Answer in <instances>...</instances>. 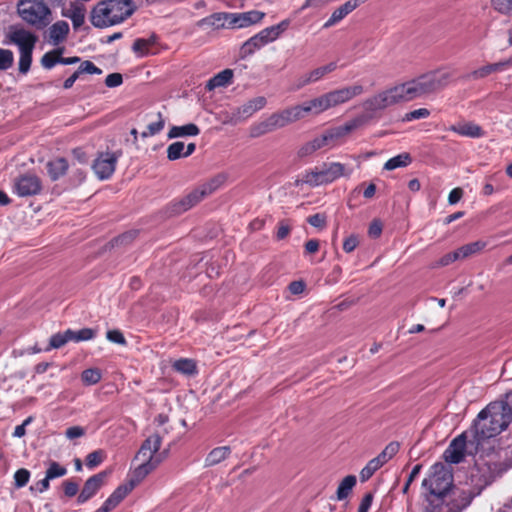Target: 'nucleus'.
Wrapping results in <instances>:
<instances>
[{"label": "nucleus", "instance_id": "nucleus-1", "mask_svg": "<svg viewBox=\"0 0 512 512\" xmlns=\"http://www.w3.org/2000/svg\"><path fill=\"white\" fill-rule=\"evenodd\" d=\"M163 435L156 431L146 438L134 457L135 462H139L133 469L129 484L120 485L106 499L104 504L108 509L113 510L148 474L157 468L163 461V453H158L162 444Z\"/></svg>", "mask_w": 512, "mask_h": 512}, {"label": "nucleus", "instance_id": "nucleus-2", "mask_svg": "<svg viewBox=\"0 0 512 512\" xmlns=\"http://www.w3.org/2000/svg\"><path fill=\"white\" fill-rule=\"evenodd\" d=\"M507 411L508 408L502 402H492L480 411L473 425V437L476 445L500 434L508 427L511 419Z\"/></svg>", "mask_w": 512, "mask_h": 512}, {"label": "nucleus", "instance_id": "nucleus-3", "mask_svg": "<svg viewBox=\"0 0 512 512\" xmlns=\"http://www.w3.org/2000/svg\"><path fill=\"white\" fill-rule=\"evenodd\" d=\"M451 73L444 69L432 70L399 84L405 102L423 98L444 89L450 82Z\"/></svg>", "mask_w": 512, "mask_h": 512}, {"label": "nucleus", "instance_id": "nucleus-4", "mask_svg": "<svg viewBox=\"0 0 512 512\" xmlns=\"http://www.w3.org/2000/svg\"><path fill=\"white\" fill-rule=\"evenodd\" d=\"M136 9L133 0H105L93 8L90 20L97 28L109 27L123 22Z\"/></svg>", "mask_w": 512, "mask_h": 512}, {"label": "nucleus", "instance_id": "nucleus-5", "mask_svg": "<svg viewBox=\"0 0 512 512\" xmlns=\"http://www.w3.org/2000/svg\"><path fill=\"white\" fill-rule=\"evenodd\" d=\"M404 97L399 84L380 90L366 98L362 104V113L357 116L362 125L379 119L387 108L404 103Z\"/></svg>", "mask_w": 512, "mask_h": 512}, {"label": "nucleus", "instance_id": "nucleus-6", "mask_svg": "<svg viewBox=\"0 0 512 512\" xmlns=\"http://www.w3.org/2000/svg\"><path fill=\"white\" fill-rule=\"evenodd\" d=\"M351 173L352 169L347 168L340 162H324L313 169L306 170L302 174V178L296 181V184L298 185L301 182L311 187H317L332 183L342 176L349 177Z\"/></svg>", "mask_w": 512, "mask_h": 512}, {"label": "nucleus", "instance_id": "nucleus-7", "mask_svg": "<svg viewBox=\"0 0 512 512\" xmlns=\"http://www.w3.org/2000/svg\"><path fill=\"white\" fill-rule=\"evenodd\" d=\"M364 87L360 84L342 87L332 90L318 97L308 100L314 116L319 115L330 108L336 107L363 94Z\"/></svg>", "mask_w": 512, "mask_h": 512}, {"label": "nucleus", "instance_id": "nucleus-8", "mask_svg": "<svg viewBox=\"0 0 512 512\" xmlns=\"http://www.w3.org/2000/svg\"><path fill=\"white\" fill-rule=\"evenodd\" d=\"M453 482L451 468L444 463H435L427 478L423 480V487L428 490L431 496L436 498L444 497L450 490Z\"/></svg>", "mask_w": 512, "mask_h": 512}, {"label": "nucleus", "instance_id": "nucleus-9", "mask_svg": "<svg viewBox=\"0 0 512 512\" xmlns=\"http://www.w3.org/2000/svg\"><path fill=\"white\" fill-rule=\"evenodd\" d=\"M222 180L220 178H213L210 181L203 183L189 192L181 199L175 200L170 203L169 209L173 214H181L191 209L205 197L212 194L221 185Z\"/></svg>", "mask_w": 512, "mask_h": 512}, {"label": "nucleus", "instance_id": "nucleus-10", "mask_svg": "<svg viewBox=\"0 0 512 512\" xmlns=\"http://www.w3.org/2000/svg\"><path fill=\"white\" fill-rule=\"evenodd\" d=\"M17 12L26 23L43 28L49 24L50 9L43 0H20Z\"/></svg>", "mask_w": 512, "mask_h": 512}, {"label": "nucleus", "instance_id": "nucleus-11", "mask_svg": "<svg viewBox=\"0 0 512 512\" xmlns=\"http://www.w3.org/2000/svg\"><path fill=\"white\" fill-rule=\"evenodd\" d=\"M12 191L19 197L35 196L42 191V181L34 173L21 174L14 178Z\"/></svg>", "mask_w": 512, "mask_h": 512}, {"label": "nucleus", "instance_id": "nucleus-12", "mask_svg": "<svg viewBox=\"0 0 512 512\" xmlns=\"http://www.w3.org/2000/svg\"><path fill=\"white\" fill-rule=\"evenodd\" d=\"M121 156L122 152L120 150L115 152L99 153L92 164V169L98 179H109L115 172L116 164Z\"/></svg>", "mask_w": 512, "mask_h": 512}, {"label": "nucleus", "instance_id": "nucleus-13", "mask_svg": "<svg viewBox=\"0 0 512 512\" xmlns=\"http://www.w3.org/2000/svg\"><path fill=\"white\" fill-rule=\"evenodd\" d=\"M108 472L102 471L88 478L77 498L79 504H83L91 499L104 485Z\"/></svg>", "mask_w": 512, "mask_h": 512}, {"label": "nucleus", "instance_id": "nucleus-14", "mask_svg": "<svg viewBox=\"0 0 512 512\" xmlns=\"http://www.w3.org/2000/svg\"><path fill=\"white\" fill-rule=\"evenodd\" d=\"M267 104V100L264 96H258L248 100L242 106L236 108L232 113V118L237 121L246 120L251 117L257 111L263 109Z\"/></svg>", "mask_w": 512, "mask_h": 512}, {"label": "nucleus", "instance_id": "nucleus-15", "mask_svg": "<svg viewBox=\"0 0 512 512\" xmlns=\"http://www.w3.org/2000/svg\"><path fill=\"white\" fill-rule=\"evenodd\" d=\"M336 68H337L336 63L331 62L324 66L315 68L308 73H305L297 80L295 89L296 90L301 89L306 85H309L311 83H315V82L321 80L327 74L333 72Z\"/></svg>", "mask_w": 512, "mask_h": 512}, {"label": "nucleus", "instance_id": "nucleus-16", "mask_svg": "<svg viewBox=\"0 0 512 512\" xmlns=\"http://www.w3.org/2000/svg\"><path fill=\"white\" fill-rule=\"evenodd\" d=\"M466 435L463 433L452 440L449 447L444 452V459L448 463L458 464L465 456Z\"/></svg>", "mask_w": 512, "mask_h": 512}, {"label": "nucleus", "instance_id": "nucleus-17", "mask_svg": "<svg viewBox=\"0 0 512 512\" xmlns=\"http://www.w3.org/2000/svg\"><path fill=\"white\" fill-rule=\"evenodd\" d=\"M11 41L19 47V52H33L37 37L25 29H15L10 34Z\"/></svg>", "mask_w": 512, "mask_h": 512}, {"label": "nucleus", "instance_id": "nucleus-18", "mask_svg": "<svg viewBox=\"0 0 512 512\" xmlns=\"http://www.w3.org/2000/svg\"><path fill=\"white\" fill-rule=\"evenodd\" d=\"M363 126L360 120L357 118H353L352 120L346 122L342 126L334 127L325 132L327 139L330 143V145H335V143L351 133L352 131L358 129L359 127Z\"/></svg>", "mask_w": 512, "mask_h": 512}, {"label": "nucleus", "instance_id": "nucleus-19", "mask_svg": "<svg viewBox=\"0 0 512 512\" xmlns=\"http://www.w3.org/2000/svg\"><path fill=\"white\" fill-rule=\"evenodd\" d=\"M69 33V25L66 21H57L49 28V41L58 45L65 40Z\"/></svg>", "mask_w": 512, "mask_h": 512}, {"label": "nucleus", "instance_id": "nucleus-20", "mask_svg": "<svg viewBox=\"0 0 512 512\" xmlns=\"http://www.w3.org/2000/svg\"><path fill=\"white\" fill-rule=\"evenodd\" d=\"M85 13H86V9H85V7L83 5L72 4L70 6V8H68L63 13V15L65 17H68V18L71 19L72 24H73V28L75 30H77L78 28H80L84 24Z\"/></svg>", "mask_w": 512, "mask_h": 512}, {"label": "nucleus", "instance_id": "nucleus-21", "mask_svg": "<svg viewBox=\"0 0 512 512\" xmlns=\"http://www.w3.org/2000/svg\"><path fill=\"white\" fill-rule=\"evenodd\" d=\"M69 164L65 158H56L53 161L48 162L47 169L50 178L53 181L58 180L64 176L68 170Z\"/></svg>", "mask_w": 512, "mask_h": 512}, {"label": "nucleus", "instance_id": "nucleus-22", "mask_svg": "<svg viewBox=\"0 0 512 512\" xmlns=\"http://www.w3.org/2000/svg\"><path fill=\"white\" fill-rule=\"evenodd\" d=\"M200 129L193 123L185 124L183 126H172L168 133V138H178L186 136H197Z\"/></svg>", "mask_w": 512, "mask_h": 512}, {"label": "nucleus", "instance_id": "nucleus-23", "mask_svg": "<svg viewBox=\"0 0 512 512\" xmlns=\"http://www.w3.org/2000/svg\"><path fill=\"white\" fill-rule=\"evenodd\" d=\"M231 453L228 446L216 447L207 455L205 459V466H214L225 460Z\"/></svg>", "mask_w": 512, "mask_h": 512}, {"label": "nucleus", "instance_id": "nucleus-24", "mask_svg": "<svg viewBox=\"0 0 512 512\" xmlns=\"http://www.w3.org/2000/svg\"><path fill=\"white\" fill-rule=\"evenodd\" d=\"M451 130L461 136L472 138H479L484 134L482 128L474 123H465L458 126H452Z\"/></svg>", "mask_w": 512, "mask_h": 512}, {"label": "nucleus", "instance_id": "nucleus-25", "mask_svg": "<svg viewBox=\"0 0 512 512\" xmlns=\"http://www.w3.org/2000/svg\"><path fill=\"white\" fill-rule=\"evenodd\" d=\"M233 77V72L230 69H225L212 77L206 84V89L211 91L217 87H224L228 85Z\"/></svg>", "mask_w": 512, "mask_h": 512}, {"label": "nucleus", "instance_id": "nucleus-26", "mask_svg": "<svg viewBox=\"0 0 512 512\" xmlns=\"http://www.w3.org/2000/svg\"><path fill=\"white\" fill-rule=\"evenodd\" d=\"M172 367L177 372L187 376L195 375L197 373L196 362L188 358H182L175 361Z\"/></svg>", "mask_w": 512, "mask_h": 512}, {"label": "nucleus", "instance_id": "nucleus-27", "mask_svg": "<svg viewBox=\"0 0 512 512\" xmlns=\"http://www.w3.org/2000/svg\"><path fill=\"white\" fill-rule=\"evenodd\" d=\"M274 130V126L269 116L265 120L254 123L250 127V136L253 138H257Z\"/></svg>", "mask_w": 512, "mask_h": 512}, {"label": "nucleus", "instance_id": "nucleus-28", "mask_svg": "<svg viewBox=\"0 0 512 512\" xmlns=\"http://www.w3.org/2000/svg\"><path fill=\"white\" fill-rule=\"evenodd\" d=\"M486 246V243L483 241H475L466 245L461 246L458 248L457 254L459 255V259H465L469 256H472L478 252H480L482 249H484Z\"/></svg>", "mask_w": 512, "mask_h": 512}, {"label": "nucleus", "instance_id": "nucleus-29", "mask_svg": "<svg viewBox=\"0 0 512 512\" xmlns=\"http://www.w3.org/2000/svg\"><path fill=\"white\" fill-rule=\"evenodd\" d=\"M263 46V42H261L257 36L254 35L243 43L240 49V56L241 58L249 57Z\"/></svg>", "mask_w": 512, "mask_h": 512}, {"label": "nucleus", "instance_id": "nucleus-30", "mask_svg": "<svg viewBox=\"0 0 512 512\" xmlns=\"http://www.w3.org/2000/svg\"><path fill=\"white\" fill-rule=\"evenodd\" d=\"M356 485V477L354 475L346 476L337 488V499L343 500L348 497L353 487Z\"/></svg>", "mask_w": 512, "mask_h": 512}, {"label": "nucleus", "instance_id": "nucleus-31", "mask_svg": "<svg viewBox=\"0 0 512 512\" xmlns=\"http://www.w3.org/2000/svg\"><path fill=\"white\" fill-rule=\"evenodd\" d=\"M156 42V36L152 35L149 38H138L134 41L132 50L139 54L140 56H144L148 54L150 47H152Z\"/></svg>", "mask_w": 512, "mask_h": 512}, {"label": "nucleus", "instance_id": "nucleus-32", "mask_svg": "<svg viewBox=\"0 0 512 512\" xmlns=\"http://www.w3.org/2000/svg\"><path fill=\"white\" fill-rule=\"evenodd\" d=\"M412 162L409 153H401L397 156L390 158L385 164L384 169L394 170L399 167H406Z\"/></svg>", "mask_w": 512, "mask_h": 512}, {"label": "nucleus", "instance_id": "nucleus-33", "mask_svg": "<svg viewBox=\"0 0 512 512\" xmlns=\"http://www.w3.org/2000/svg\"><path fill=\"white\" fill-rule=\"evenodd\" d=\"M265 16L264 12L252 10L239 13L241 28L259 23Z\"/></svg>", "mask_w": 512, "mask_h": 512}, {"label": "nucleus", "instance_id": "nucleus-34", "mask_svg": "<svg viewBox=\"0 0 512 512\" xmlns=\"http://www.w3.org/2000/svg\"><path fill=\"white\" fill-rule=\"evenodd\" d=\"M71 334H72V330L68 329L63 333H56V334L52 335L50 338L49 346L45 349V351L61 348L67 342L70 341Z\"/></svg>", "mask_w": 512, "mask_h": 512}, {"label": "nucleus", "instance_id": "nucleus-35", "mask_svg": "<svg viewBox=\"0 0 512 512\" xmlns=\"http://www.w3.org/2000/svg\"><path fill=\"white\" fill-rule=\"evenodd\" d=\"M63 49H56L45 53L41 58V64L45 69L53 68L57 63H60V57Z\"/></svg>", "mask_w": 512, "mask_h": 512}, {"label": "nucleus", "instance_id": "nucleus-36", "mask_svg": "<svg viewBox=\"0 0 512 512\" xmlns=\"http://www.w3.org/2000/svg\"><path fill=\"white\" fill-rule=\"evenodd\" d=\"M200 24L211 26L215 29L226 28L227 24L225 23V12L214 13L211 16L202 19Z\"/></svg>", "mask_w": 512, "mask_h": 512}, {"label": "nucleus", "instance_id": "nucleus-37", "mask_svg": "<svg viewBox=\"0 0 512 512\" xmlns=\"http://www.w3.org/2000/svg\"><path fill=\"white\" fill-rule=\"evenodd\" d=\"M164 126H165V120H164L162 114L158 113L157 120L149 123L147 126V130L143 131L141 133V136L143 138L154 136V135L160 133L163 130Z\"/></svg>", "mask_w": 512, "mask_h": 512}, {"label": "nucleus", "instance_id": "nucleus-38", "mask_svg": "<svg viewBox=\"0 0 512 512\" xmlns=\"http://www.w3.org/2000/svg\"><path fill=\"white\" fill-rule=\"evenodd\" d=\"M102 378L101 371L97 368H89L82 372L81 380L85 385H95Z\"/></svg>", "mask_w": 512, "mask_h": 512}, {"label": "nucleus", "instance_id": "nucleus-39", "mask_svg": "<svg viewBox=\"0 0 512 512\" xmlns=\"http://www.w3.org/2000/svg\"><path fill=\"white\" fill-rule=\"evenodd\" d=\"M399 451L398 442H390L376 458L384 465Z\"/></svg>", "mask_w": 512, "mask_h": 512}, {"label": "nucleus", "instance_id": "nucleus-40", "mask_svg": "<svg viewBox=\"0 0 512 512\" xmlns=\"http://www.w3.org/2000/svg\"><path fill=\"white\" fill-rule=\"evenodd\" d=\"M185 145L183 142L177 141L170 144L167 148V158L170 161L184 157Z\"/></svg>", "mask_w": 512, "mask_h": 512}, {"label": "nucleus", "instance_id": "nucleus-41", "mask_svg": "<svg viewBox=\"0 0 512 512\" xmlns=\"http://www.w3.org/2000/svg\"><path fill=\"white\" fill-rule=\"evenodd\" d=\"M67 469L64 466H61L58 462L52 461L49 464V467L46 471V477L49 480L62 477L66 475Z\"/></svg>", "mask_w": 512, "mask_h": 512}, {"label": "nucleus", "instance_id": "nucleus-42", "mask_svg": "<svg viewBox=\"0 0 512 512\" xmlns=\"http://www.w3.org/2000/svg\"><path fill=\"white\" fill-rule=\"evenodd\" d=\"M95 330L91 328H83L78 331H73L70 337V341L80 342L91 340L95 337Z\"/></svg>", "mask_w": 512, "mask_h": 512}, {"label": "nucleus", "instance_id": "nucleus-43", "mask_svg": "<svg viewBox=\"0 0 512 512\" xmlns=\"http://www.w3.org/2000/svg\"><path fill=\"white\" fill-rule=\"evenodd\" d=\"M105 458V452L101 449L95 450L86 456V466L90 469L100 465Z\"/></svg>", "mask_w": 512, "mask_h": 512}, {"label": "nucleus", "instance_id": "nucleus-44", "mask_svg": "<svg viewBox=\"0 0 512 512\" xmlns=\"http://www.w3.org/2000/svg\"><path fill=\"white\" fill-rule=\"evenodd\" d=\"M30 479V472L25 468L18 469L14 474V485L16 488L26 486Z\"/></svg>", "mask_w": 512, "mask_h": 512}, {"label": "nucleus", "instance_id": "nucleus-45", "mask_svg": "<svg viewBox=\"0 0 512 512\" xmlns=\"http://www.w3.org/2000/svg\"><path fill=\"white\" fill-rule=\"evenodd\" d=\"M14 62V55L11 50L0 48V70L9 69Z\"/></svg>", "mask_w": 512, "mask_h": 512}, {"label": "nucleus", "instance_id": "nucleus-46", "mask_svg": "<svg viewBox=\"0 0 512 512\" xmlns=\"http://www.w3.org/2000/svg\"><path fill=\"white\" fill-rule=\"evenodd\" d=\"M20 53V57H19V72L21 74H26L28 73L29 69H30V66H31V62H32V52H19Z\"/></svg>", "mask_w": 512, "mask_h": 512}, {"label": "nucleus", "instance_id": "nucleus-47", "mask_svg": "<svg viewBox=\"0 0 512 512\" xmlns=\"http://www.w3.org/2000/svg\"><path fill=\"white\" fill-rule=\"evenodd\" d=\"M495 10L502 14H512V0H491Z\"/></svg>", "mask_w": 512, "mask_h": 512}, {"label": "nucleus", "instance_id": "nucleus-48", "mask_svg": "<svg viewBox=\"0 0 512 512\" xmlns=\"http://www.w3.org/2000/svg\"><path fill=\"white\" fill-rule=\"evenodd\" d=\"M346 16H347L346 13H344V11L341 9V7H338L331 14L330 18L324 23L323 28L328 29V28L336 25L338 22H340Z\"/></svg>", "mask_w": 512, "mask_h": 512}, {"label": "nucleus", "instance_id": "nucleus-49", "mask_svg": "<svg viewBox=\"0 0 512 512\" xmlns=\"http://www.w3.org/2000/svg\"><path fill=\"white\" fill-rule=\"evenodd\" d=\"M255 36L263 42V45H267L268 43H271L277 39L272 27H267L263 30H261L259 33H257Z\"/></svg>", "mask_w": 512, "mask_h": 512}, {"label": "nucleus", "instance_id": "nucleus-50", "mask_svg": "<svg viewBox=\"0 0 512 512\" xmlns=\"http://www.w3.org/2000/svg\"><path fill=\"white\" fill-rule=\"evenodd\" d=\"M270 118H271V121H272V124H273L275 130L289 125V123L286 122V116L283 113V110L272 113L270 115Z\"/></svg>", "mask_w": 512, "mask_h": 512}, {"label": "nucleus", "instance_id": "nucleus-51", "mask_svg": "<svg viewBox=\"0 0 512 512\" xmlns=\"http://www.w3.org/2000/svg\"><path fill=\"white\" fill-rule=\"evenodd\" d=\"M430 115V111L426 108H419L405 114L404 121H413L416 119H424Z\"/></svg>", "mask_w": 512, "mask_h": 512}, {"label": "nucleus", "instance_id": "nucleus-52", "mask_svg": "<svg viewBox=\"0 0 512 512\" xmlns=\"http://www.w3.org/2000/svg\"><path fill=\"white\" fill-rule=\"evenodd\" d=\"M78 73L81 75L83 73L88 74H101L102 70L95 66L91 61L86 60L83 61L77 69Z\"/></svg>", "mask_w": 512, "mask_h": 512}, {"label": "nucleus", "instance_id": "nucleus-53", "mask_svg": "<svg viewBox=\"0 0 512 512\" xmlns=\"http://www.w3.org/2000/svg\"><path fill=\"white\" fill-rule=\"evenodd\" d=\"M358 245H359L358 236L355 234H351L345 238V240L343 242V250L346 253H351L357 248Z\"/></svg>", "mask_w": 512, "mask_h": 512}, {"label": "nucleus", "instance_id": "nucleus-54", "mask_svg": "<svg viewBox=\"0 0 512 512\" xmlns=\"http://www.w3.org/2000/svg\"><path fill=\"white\" fill-rule=\"evenodd\" d=\"M457 260H460V259H459V255L457 254V251L455 250L453 252H449V253L445 254L444 256H442L436 262V264L434 266L435 267L448 266L449 264H451Z\"/></svg>", "mask_w": 512, "mask_h": 512}, {"label": "nucleus", "instance_id": "nucleus-55", "mask_svg": "<svg viewBox=\"0 0 512 512\" xmlns=\"http://www.w3.org/2000/svg\"><path fill=\"white\" fill-rule=\"evenodd\" d=\"M109 341L120 345L126 344V339L120 330H109L106 334Z\"/></svg>", "mask_w": 512, "mask_h": 512}, {"label": "nucleus", "instance_id": "nucleus-56", "mask_svg": "<svg viewBox=\"0 0 512 512\" xmlns=\"http://www.w3.org/2000/svg\"><path fill=\"white\" fill-rule=\"evenodd\" d=\"M226 28H241L239 13H226L225 12Z\"/></svg>", "mask_w": 512, "mask_h": 512}, {"label": "nucleus", "instance_id": "nucleus-57", "mask_svg": "<svg viewBox=\"0 0 512 512\" xmlns=\"http://www.w3.org/2000/svg\"><path fill=\"white\" fill-rule=\"evenodd\" d=\"M283 113L286 116V122H288L289 124L300 120L296 105L283 109Z\"/></svg>", "mask_w": 512, "mask_h": 512}, {"label": "nucleus", "instance_id": "nucleus-58", "mask_svg": "<svg viewBox=\"0 0 512 512\" xmlns=\"http://www.w3.org/2000/svg\"><path fill=\"white\" fill-rule=\"evenodd\" d=\"M283 113L286 116V122H288L289 124L300 120L296 105L283 109Z\"/></svg>", "mask_w": 512, "mask_h": 512}, {"label": "nucleus", "instance_id": "nucleus-59", "mask_svg": "<svg viewBox=\"0 0 512 512\" xmlns=\"http://www.w3.org/2000/svg\"><path fill=\"white\" fill-rule=\"evenodd\" d=\"M123 82L122 75L120 73H111L105 79L107 87L114 88L120 86Z\"/></svg>", "mask_w": 512, "mask_h": 512}, {"label": "nucleus", "instance_id": "nucleus-60", "mask_svg": "<svg viewBox=\"0 0 512 512\" xmlns=\"http://www.w3.org/2000/svg\"><path fill=\"white\" fill-rule=\"evenodd\" d=\"M307 221L313 227L323 228L326 224V217L323 214L317 213L308 217Z\"/></svg>", "mask_w": 512, "mask_h": 512}, {"label": "nucleus", "instance_id": "nucleus-61", "mask_svg": "<svg viewBox=\"0 0 512 512\" xmlns=\"http://www.w3.org/2000/svg\"><path fill=\"white\" fill-rule=\"evenodd\" d=\"M65 435L68 439L73 440V439L84 436L85 429L81 426H72L66 430Z\"/></svg>", "mask_w": 512, "mask_h": 512}, {"label": "nucleus", "instance_id": "nucleus-62", "mask_svg": "<svg viewBox=\"0 0 512 512\" xmlns=\"http://www.w3.org/2000/svg\"><path fill=\"white\" fill-rule=\"evenodd\" d=\"M367 0H349L342 4L340 7L348 15L353 10H355L358 6L365 3Z\"/></svg>", "mask_w": 512, "mask_h": 512}, {"label": "nucleus", "instance_id": "nucleus-63", "mask_svg": "<svg viewBox=\"0 0 512 512\" xmlns=\"http://www.w3.org/2000/svg\"><path fill=\"white\" fill-rule=\"evenodd\" d=\"M64 493L68 497H73L77 494L79 487L78 484L73 481L63 482Z\"/></svg>", "mask_w": 512, "mask_h": 512}, {"label": "nucleus", "instance_id": "nucleus-64", "mask_svg": "<svg viewBox=\"0 0 512 512\" xmlns=\"http://www.w3.org/2000/svg\"><path fill=\"white\" fill-rule=\"evenodd\" d=\"M372 502H373V495H372V493H367L363 497V499H362V501H361V503H360V505L358 507V512H368L370 507H371V505H372Z\"/></svg>", "mask_w": 512, "mask_h": 512}]
</instances>
